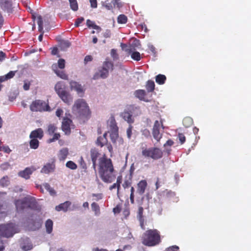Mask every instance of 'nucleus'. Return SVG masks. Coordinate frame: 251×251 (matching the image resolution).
Returning a JSON list of instances; mask_svg holds the SVG:
<instances>
[{
	"instance_id": "41",
	"label": "nucleus",
	"mask_w": 251,
	"mask_h": 251,
	"mask_svg": "<svg viewBox=\"0 0 251 251\" xmlns=\"http://www.w3.org/2000/svg\"><path fill=\"white\" fill-rule=\"evenodd\" d=\"M37 23L38 25L39 31L40 32H42L43 30V22L41 16L38 17Z\"/></svg>"
},
{
	"instance_id": "5",
	"label": "nucleus",
	"mask_w": 251,
	"mask_h": 251,
	"mask_svg": "<svg viewBox=\"0 0 251 251\" xmlns=\"http://www.w3.org/2000/svg\"><path fill=\"white\" fill-rule=\"evenodd\" d=\"M141 150L142 156L146 159L157 160L161 159L163 156V151L157 147H142Z\"/></svg>"
},
{
	"instance_id": "25",
	"label": "nucleus",
	"mask_w": 251,
	"mask_h": 251,
	"mask_svg": "<svg viewBox=\"0 0 251 251\" xmlns=\"http://www.w3.org/2000/svg\"><path fill=\"white\" fill-rule=\"evenodd\" d=\"M123 119L128 123L131 124L134 122L133 119L132 118V115L128 111H124L121 114Z\"/></svg>"
},
{
	"instance_id": "54",
	"label": "nucleus",
	"mask_w": 251,
	"mask_h": 251,
	"mask_svg": "<svg viewBox=\"0 0 251 251\" xmlns=\"http://www.w3.org/2000/svg\"><path fill=\"white\" fill-rule=\"evenodd\" d=\"M178 138L181 144H183L185 142V137L183 133H178Z\"/></svg>"
},
{
	"instance_id": "50",
	"label": "nucleus",
	"mask_w": 251,
	"mask_h": 251,
	"mask_svg": "<svg viewBox=\"0 0 251 251\" xmlns=\"http://www.w3.org/2000/svg\"><path fill=\"white\" fill-rule=\"evenodd\" d=\"M16 72H17V71H10L6 75H5L6 80H8V79L13 78L14 76V75H15V74Z\"/></svg>"
},
{
	"instance_id": "40",
	"label": "nucleus",
	"mask_w": 251,
	"mask_h": 251,
	"mask_svg": "<svg viewBox=\"0 0 251 251\" xmlns=\"http://www.w3.org/2000/svg\"><path fill=\"white\" fill-rule=\"evenodd\" d=\"M193 123V120L190 117H186L183 120V124L185 127L190 126Z\"/></svg>"
},
{
	"instance_id": "44",
	"label": "nucleus",
	"mask_w": 251,
	"mask_h": 251,
	"mask_svg": "<svg viewBox=\"0 0 251 251\" xmlns=\"http://www.w3.org/2000/svg\"><path fill=\"white\" fill-rule=\"evenodd\" d=\"M144 209L142 206H139L137 212V217L138 219H144L143 216Z\"/></svg>"
},
{
	"instance_id": "38",
	"label": "nucleus",
	"mask_w": 251,
	"mask_h": 251,
	"mask_svg": "<svg viewBox=\"0 0 251 251\" xmlns=\"http://www.w3.org/2000/svg\"><path fill=\"white\" fill-rule=\"evenodd\" d=\"M71 8L74 11L78 10V4L76 0H69Z\"/></svg>"
},
{
	"instance_id": "10",
	"label": "nucleus",
	"mask_w": 251,
	"mask_h": 251,
	"mask_svg": "<svg viewBox=\"0 0 251 251\" xmlns=\"http://www.w3.org/2000/svg\"><path fill=\"white\" fill-rule=\"evenodd\" d=\"M164 127L162 120L160 121L156 120L152 129V134L155 140L159 142L162 137V133L161 132V129L164 130Z\"/></svg>"
},
{
	"instance_id": "58",
	"label": "nucleus",
	"mask_w": 251,
	"mask_h": 251,
	"mask_svg": "<svg viewBox=\"0 0 251 251\" xmlns=\"http://www.w3.org/2000/svg\"><path fill=\"white\" fill-rule=\"evenodd\" d=\"M61 1V0H50V4L52 6H59L60 4V1Z\"/></svg>"
},
{
	"instance_id": "32",
	"label": "nucleus",
	"mask_w": 251,
	"mask_h": 251,
	"mask_svg": "<svg viewBox=\"0 0 251 251\" xmlns=\"http://www.w3.org/2000/svg\"><path fill=\"white\" fill-rule=\"evenodd\" d=\"M10 184L9 178L8 176H5L0 179V185L1 187H7Z\"/></svg>"
},
{
	"instance_id": "1",
	"label": "nucleus",
	"mask_w": 251,
	"mask_h": 251,
	"mask_svg": "<svg viewBox=\"0 0 251 251\" xmlns=\"http://www.w3.org/2000/svg\"><path fill=\"white\" fill-rule=\"evenodd\" d=\"M98 172L101 180L105 183H111L116 178L112 160L105 154L99 159Z\"/></svg>"
},
{
	"instance_id": "60",
	"label": "nucleus",
	"mask_w": 251,
	"mask_h": 251,
	"mask_svg": "<svg viewBox=\"0 0 251 251\" xmlns=\"http://www.w3.org/2000/svg\"><path fill=\"white\" fill-rule=\"evenodd\" d=\"M80 164L81 165V166L82 167V168L84 169H87V166H86V164L83 158L82 157H80Z\"/></svg>"
},
{
	"instance_id": "35",
	"label": "nucleus",
	"mask_w": 251,
	"mask_h": 251,
	"mask_svg": "<svg viewBox=\"0 0 251 251\" xmlns=\"http://www.w3.org/2000/svg\"><path fill=\"white\" fill-rule=\"evenodd\" d=\"M86 25L89 27H91L95 29L98 30L99 31L101 29L100 26L96 25L93 21L89 19L86 21Z\"/></svg>"
},
{
	"instance_id": "62",
	"label": "nucleus",
	"mask_w": 251,
	"mask_h": 251,
	"mask_svg": "<svg viewBox=\"0 0 251 251\" xmlns=\"http://www.w3.org/2000/svg\"><path fill=\"white\" fill-rule=\"evenodd\" d=\"M111 31L109 29H107L104 32L103 36L106 38H109L111 36Z\"/></svg>"
},
{
	"instance_id": "30",
	"label": "nucleus",
	"mask_w": 251,
	"mask_h": 251,
	"mask_svg": "<svg viewBox=\"0 0 251 251\" xmlns=\"http://www.w3.org/2000/svg\"><path fill=\"white\" fill-rule=\"evenodd\" d=\"M45 226L46 231L48 233L50 234L52 232L53 227V222L50 219H48L45 223Z\"/></svg>"
},
{
	"instance_id": "34",
	"label": "nucleus",
	"mask_w": 251,
	"mask_h": 251,
	"mask_svg": "<svg viewBox=\"0 0 251 251\" xmlns=\"http://www.w3.org/2000/svg\"><path fill=\"white\" fill-rule=\"evenodd\" d=\"M102 5L107 10H112L113 7L116 6L114 5V1L113 0L112 2H109V0H105L104 2H102Z\"/></svg>"
},
{
	"instance_id": "43",
	"label": "nucleus",
	"mask_w": 251,
	"mask_h": 251,
	"mask_svg": "<svg viewBox=\"0 0 251 251\" xmlns=\"http://www.w3.org/2000/svg\"><path fill=\"white\" fill-rule=\"evenodd\" d=\"M56 128V127L54 125L50 124L49 125L48 128V132L49 134L52 135L54 133Z\"/></svg>"
},
{
	"instance_id": "39",
	"label": "nucleus",
	"mask_w": 251,
	"mask_h": 251,
	"mask_svg": "<svg viewBox=\"0 0 251 251\" xmlns=\"http://www.w3.org/2000/svg\"><path fill=\"white\" fill-rule=\"evenodd\" d=\"M7 205L0 204V216L1 217L5 216L7 213Z\"/></svg>"
},
{
	"instance_id": "22",
	"label": "nucleus",
	"mask_w": 251,
	"mask_h": 251,
	"mask_svg": "<svg viewBox=\"0 0 251 251\" xmlns=\"http://www.w3.org/2000/svg\"><path fill=\"white\" fill-rule=\"evenodd\" d=\"M71 204V202L70 201H66L64 203H62L56 206L55 210L58 211L62 210L64 212H67Z\"/></svg>"
},
{
	"instance_id": "45",
	"label": "nucleus",
	"mask_w": 251,
	"mask_h": 251,
	"mask_svg": "<svg viewBox=\"0 0 251 251\" xmlns=\"http://www.w3.org/2000/svg\"><path fill=\"white\" fill-rule=\"evenodd\" d=\"M91 207L93 211H95L96 214L100 213V207L97 203L93 202L91 204Z\"/></svg>"
},
{
	"instance_id": "51",
	"label": "nucleus",
	"mask_w": 251,
	"mask_h": 251,
	"mask_svg": "<svg viewBox=\"0 0 251 251\" xmlns=\"http://www.w3.org/2000/svg\"><path fill=\"white\" fill-rule=\"evenodd\" d=\"M10 167V165L8 162H4L1 164L0 168L2 171H5L8 170Z\"/></svg>"
},
{
	"instance_id": "61",
	"label": "nucleus",
	"mask_w": 251,
	"mask_h": 251,
	"mask_svg": "<svg viewBox=\"0 0 251 251\" xmlns=\"http://www.w3.org/2000/svg\"><path fill=\"white\" fill-rule=\"evenodd\" d=\"M114 5L116 6L118 8H120L123 6L122 3L120 2V0H113Z\"/></svg>"
},
{
	"instance_id": "29",
	"label": "nucleus",
	"mask_w": 251,
	"mask_h": 251,
	"mask_svg": "<svg viewBox=\"0 0 251 251\" xmlns=\"http://www.w3.org/2000/svg\"><path fill=\"white\" fill-rule=\"evenodd\" d=\"M166 80V77L164 75L159 74L155 76V81L157 83L162 85L165 83Z\"/></svg>"
},
{
	"instance_id": "17",
	"label": "nucleus",
	"mask_w": 251,
	"mask_h": 251,
	"mask_svg": "<svg viewBox=\"0 0 251 251\" xmlns=\"http://www.w3.org/2000/svg\"><path fill=\"white\" fill-rule=\"evenodd\" d=\"M55 165L54 162L47 163L43 166L41 170V173L43 174H49L54 171Z\"/></svg>"
},
{
	"instance_id": "63",
	"label": "nucleus",
	"mask_w": 251,
	"mask_h": 251,
	"mask_svg": "<svg viewBox=\"0 0 251 251\" xmlns=\"http://www.w3.org/2000/svg\"><path fill=\"white\" fill-rule=\"evenodd\" d=\"M91 6L93 8L97 7V0H90Z\"/></svg>"
},
{
	"instance_id": "13",
	"label": "nucleus",
	"mask_w": 251,
	"mask_h": 251,
	"mask_svg": "<svg viewBox=\"0 0 251 251\" xmlns=\"http://www.w3.org/2000/svg\"><path fill=\"white\" fill-rule=\"evenodd\" d=\"M0 6L4 11L11 13L12 11V0H0Z\"/></svg>"
},
{
	"instance_id": "55",
	"label": "nucleus",
	"mask_w": 251,
	"mask_h": 251,
	"mask_svg": "<svg viewBox=\"0 0 251 251\" xmlns=\"http://www.w3.org/2000/svg\"><path fill=\"white\" fill-rule=\"evenodd\" d=\"M122 181V176H118L117 178V181H116V184H117L118 192L119 191V190L120 189Z\"/></svg>"
},
{
	"instance_id": "59",
	"label": "nucleus",
	"mask_w": 251,
	"mask_h": 251,
	"mask_svg": "<svg viewBox=\"0 0 251 251\" xmlns=\"http://www.w3.org/2000/svg\"><path fill=\"white\" fill-rule=\"evenodd\" d=\"M121 211V206L120 205H117L113 209V211L115 214L119 213Z\"/></svg>"
},
{
	"instance_id": "21",
	"label": "nucleus",
	"mask_w": 251,
	"mask_h": 251,
	"mask_svg": "<svg viewBox=\"0 0 251 251\" xmlns=\"http://www.w3.org/2000/svg\"><path fill=\"white\" fill-rule=\"evenodd\" d=\"M135 96L138 98L140 100H143L146 102H148L149 100L146 99L145 96H146V92L144 90H137L134 92Z\"/></svg>"
},
{
	"instance_id": "23",
	"label": "nucleus",
	"mask_w": 251,
	"mask_h": 251,
	"mask_svg": "<svg viewBox=\"0 0 251 251\" xmlns=\"http://www.w3.org/2000/svg\"><path fill=\"white\" fill-rule=\"evenodd\" d=\"M133 48H130L129 49H127L126 50V51L130 54L131 57L134 60L138 61L141 59V55L140 53L138 51H133L132 49Z\"/></svg>"
},
{
	"instance_id": "4",
	"label": "nucleus",
	"mask_w": 251,
	"mask_h": 251,
	"mask_svg": "<svg viewBox=\"0 0 251 251\" xmlns=\"http://www.w3.org/2000/svg\"><path fill=\"white\" fill-rule=\"evenodd\" d=\"M73 110L81 118L88 119L90 117L91 111L89 106L83 99L77 100L73 105Z\"/></svg>"
},
{
	"instance_id": "7",
	"label": "nucleus",
	"mask_w": 251,
	"mask_h": 251,
	"mask_svg": "<svg viewBox=\"0 0 251 251\" xmlns=\"http://www.w3.org/2000/svg\"><path fill=\"white\" fill-rule=\"evenodd\" d=\"M16 225L13 223L0 225V236L6 238L11 237L16 232Z\"/></svg>"
},
{
	"instance_id": "49",
	"label": "nucleus",
	"mask_w": 251,
	"mask_h": 251,
	"mask_svg": "<svg viewBox=\"0 0 251 251\" xmlns=\"http://www.w3.org/2000/svg\"><path fill=\"white\" fill-rule=\"evenodd\" d=\"M57 64L58 67L61 69H64L65 67V61L63 59H59Z\"/></svg>"
},
{
	"instance_id": "6",
	"label": "nucleus",
	"mask_w": 251,
	"mask_h": 251,
	"mask_svg": "<svg viewBox=\"0 0 251 251\" xmlns=\"http://www.w3.org/2000/svg\"><path fill=\"white\" fill-rule=\"evenodd\" d=\"M55 92L60 98L65 102L69 104L72 101L71 95L65 90V85L63 82H57L54 87Z\"/></svg>"
},
{
	"instance_id": "27",
	"label": "nucleus",
	"mask_w": 251,
	"mask_h": 251,
	"mask_svg": "<svg viewBox=\"0 0 251 251\" xmlns=\"http://www.w3.org/2000/svg\"><path fill=\"white\" fill-rule=\"evenodd\" d=\"M107 142L108 141L107 138L99 136L97 139L96 144L97 146H100L101 148L103 147L106 144H107Z\"/></svg>"
},
{
	"instance_id": "9",
	"label": "nucleus",
	"mask_w": 251,
	"mask_h": 251,
	"mask_svg": "<svg viewBox=\"0 0 251 251\" xmlns=\"http://www.w3.org/2000/svg\"><path fill=\"white\" fill-rule=\"evenodd\" d=\"M30 109L33 112L50 111L49 105L40 100H36L32 101L30 105Z\"/></svg>"
},
{
	"instance_id": "19",
	"label": "nucleus",
	"mask_w": 251,
	"mask_h": 251,
	"mask_svg": "<svg viewBox=\"0 0 251 251\" xmlns=\"http://www.w3.org/2000/svg\"><path fill=\"white\" fill-rule=\"evenodd\" d=\"M147 185V182L146 180H141L137 184V192L140 195H142L145 192Z\"/></svg>"
},
{
	"instance_id": "18",
	"label": "nucleus",
	"mask_w": 251,
	"mask_h": 251,
	"mask_svg": "<svg viewBox=\"0 0 251 251\" xmlns=\"http://www.w3.org/2000/svg\"><path fill=\"white\" fill-rule=\"evenodd\" d=\"M111 126L112 127V131L110 134V139L112 143H115L119 137L118 128L115 124L111 125Z\"/></svg>"
},
{
	"instance_id": "37",
	"label": "nucleus",
	"mask_w": 251,
	"mask_h": 251,
	"mask_svg": "<svg viewBox=\"0 0 251 251\" xmlns=\"http://www.w3.org/2000/svg\"><path fill=\"white\" fill-rule=\"evenodd\" d=\"M127 21V18L124 14H121L118 17L117 22L119 24H126Z\"/></svg>"
},
{
	"instance_id": "42",
	"label": "nucleus",
	"mask_w": 251,
	"mask_h": 251,
	"mask_svg": "<svg viewBox=\"0 0 251 251\" xmlns=\"http://www.w3.org/2000/svg\"><path fill=\"white\" fill-rule=\"evenodd\" d=\"M67 168L71 170H75L77 168V165L72 161H68L66 164Z\"/></svg>"
},
{
	"instance_id": "47",
	"label": "nucleus",
	"mask_w": 251,
	"mask_h": 251,
	"mask_svg": "<svg viewBox=\"0 0 251 251\" xmlns=\"http://www.w3.org/2000/svg\"><path fill=\"white\" fill-rule=\"evenodd\" d=\"M60 137V135L58 133H54L52 138L49 139L48 140V143H52L55 140H58Z\"/></svg>"
},
{
	"instance_id": "2",
	"label": "nucleus",
	"mask_w": 251,
	"mask_h": 251,
	"mask_svg": "<svg viewBox=\"0 0 251 251\" xmlns=\"http://www.w3.org/2000/svg\"><path fill=\"white\" fill-rule=\"evenodd\" d=\"M160 242V235L156 229L147 230L142 237V243L147 246H154L158 244Z\"/></svg>"
},
{
	"instance_id": "24",
	"label": "nucleus",
	"mask_w": 251,
	"mask_h": 251,
	"mask_svg": "<svg viewBox=\"0 0 251 251\" xmlns=\"http://www.w3.org/2000/svg\"><path fill=\"white\" fill-rule=\"evenodd\" d=\"M52 68L54 70L55 73L59 77L63 79L67 80L68 79V76L67 74L63 71H59L57 70V65L53 64L52 65Z\"/></svg>"
},
{
	"instance_id": "56",
	"label": "nucleus",
	"mask_w": 251,
	"mask_h": 251,
	"mask_svg": "<svg viewBox=\"0 0 251 251\" xmlns=\"http://www.w3.org/2000/svg\"><path fill=\"white\" fill-rule=\"evenodd\" d=\"M84 19L83 17H80L77 18L75 23V25L76 27H78L80 25V24L82 23L83 21H84Z\"/></svg>"
},
{
	"instance_id": "53",
	"label": "nucleus",
	"mask_w": 251,
	"mask_h": 251,
	"mask_svg": "<svg viewBox=\"0 0 251 251\" xmlns=\"http://www.w3.org/2000/svg\"><path fill=\"white\" fill-rule=\"evenodd\" d=\"M31 83L28 80H25L24 84L23 85V88L25 90L27 91L29 89Z\"/></svg>"
},
{
	"instance_id": "14",
	"label": "nucleus",
	"mask_w": 251,
	"mask_h": 251,
	"mask_svg": "<svg viewBox=\"0 0 251 251\" xmlns=\"http://www.w3.org/2000/svg\"><path fill=\"white\" fill-rule=\"evenodd\" d=\"M70 88L72 90H74L76 91L78 95L82 96L84 93V90L82 86L79 83L72 81L70 83Z\"/></svg>"
},
{
	"instance_id": "52",
	"label": "nucleus",
	"mask_w": 251,
	"mask_h": 251,
	"mask_svg": "<svg viewBox=\"0 0 251 251\" xmlns=\"http://www.w3.org/2000/svg\"><path fill=\"white\" fill-rule=\"evenodd\" d=\"M131 184L130 179H126L124 181V183L123 184V187L126 189L127 188L130 186Z\"/></svg>"
},
{
	"instance_id": "57",
	"label": "nucleus",
	"mask_w": 251,
	"mask_h": 251,
	"mask_svg": "<svg viewBox=\"0 0 251 251\" xmlns=\"http://www.w3.org/2000/svg\"><path fill=\"white\" fill-rule=\"evenodd\" d=\"M132 126L131 125H129V127L127 129L126 133L128 138L130 139L131 135H132Z\"/></svg>"
},
{
	"instance_id": "16",
	"label": "nucleus",
	"mask_w": 251,
	"mask_h": 251,
	"mask_svg": "<svg viewBox=\"0 0 251 251\" xmlns=\"http://www.w3.org/2000/svg\"><path fill=\"white\" fill-rule=\"evenodd\" d=\"M35 170L34 167H27L24 170L20 171L18 173V175L26 179H29L30 175Z\"/></svg>"
},
{
	"instance_id": "31",
	"label": "nucleus",
	"mask_w": 251,
	"mask_h": 251,
	"mask_svg": "<svg viewBox=\"0 0 251 251\" xmlns=\"http://www.w3.org/2000/svg\"><path fill=\"white\" fill-rule=\"evenodd\" d=\"M155 84L152 80H148L146 85V88L148 92H152L154 91Z\"/></svg>"
},
{
	"instance_id": "12",
	"label": "nucleus",
	"mask_w": 251,
	"mask_h": 251,
	"mask_svg": "<svg viewBox=\"0 0 251 251\" xmlns=\"http://www.w3.org/2000/svg\"><path fill=\"white\" fill-rule=\"evenodd\" d=\"M72 123V121L67 118H64L62 122L61 128L62 130L67 135H69L71 133L70 126Z\"/></svg>"
},
{
	"instance_id": "46",
	"label": "nucleus",
	"mask_w": 251,
	"mask_h": 251,
	"mask_svg": "<svg viewBox=\"0 0 251 251\" xmlns=\"http://www.w3.org/2000/svg\"><path fill=\"white\" fill-rule=\"evenodd\" d=\"M0 150L6 153H10L11 152V150L7 145L0 146Z\"/></svg>"
},
{
	"instance_id": "33",
	"label": "nucleus",
	"mask_w": 251,
	"mask_h": 251,
	"mask_svg": "<svg viewBox=\"0 0 251 251\" xmlns=\"http://www.w3.org/2000/svg\"><path fill=\"white\" fill-rule=\"evenodd\" d=\"M29 141V146L31 149H37L39 145V142L37 139L30 138Z\"/></svg>"
},
{
	"instance_id": "28",
	"label": "nucleus",
	"mask_w": 251,
	"mask_h": 251,
	"mask_svg": "<svg viewBox=\"0 0 251 251\" xmlns=\"http://www.w3.org/2000/svg\"><path fill=\"white\" fill-rule=\"evenodd\" d=\"M71 43L67 40H61L59 42V47L62 50H65L70 47Z\"/></svg>"
},
{
	"instance_id": "48",
	"label": "nucleus",
	"mask_w": 251,
	"mask_h": 251,
	"mask_svg": "<svg viewBox=\"0 0 251 251\" xmlns=\"http://www.w3.org/2000/svg\"><path fill=\"white\" fill-rule=\"evenodd\" d=\"M111 55L113 60H116L119 58V55L117 52V50L115 49H112L111 50Z\"/></svg>"
},
{
	"instance_id": "36",
	"label": "nucleus",
	"mask_w": 251,
	"mask_h": 251,
	"mask_svg": "<svg viewBox=\"0 0 251 251\" xmlns=\"http://www.w3.org/2000/svg\"><path fill=\"white\" fill-rule=\"evenodd\" d=\"M43 187L50 193L51 196H54L56 194V192L54 189L50 187L49 184L45 183L43 184Z\"/></svg>"
},
{
	"instance_id": "15",
	"label": "nucleus",
	"mask_w": 251,
	"mask_h": 251,
	"mask_svg": "<svg viewBox=\"0 0 251 251\" xmlns=\"http://www.w3.org/2000/svg\"><path fill=\"white\" fill-rule=\"evenodd\" d=\"M21 248L25 251H27L32 249V244L28 238L22 239L20 243Z\"/></svg>"
},
{
	"instance_id": "3",
	"label": "nucleus",
	"mask_w": 251,
	"mask_h": 251,
	"mask_svg": "<svg viewBox=\"0 0 251 251\" xmlns=\"http://www.w3.org/2000/svg\"><path fill=\"white\" fill-rule=\"evenodd\" d=\"M113 70V63L107 58L103 62L102 66L99 67L98 71L95 73L93 79L94 80L100 78L105 79L108 76L109 71H112Z\"/></svg>"
},
{
	"instance_id": "8",
	"label": "nucleus",
	"mask_w": 251,
	"mask_h": 251,
	"mask_svg": "<svg viewBox=\"0 0 251 251\" xmlns=\"http://www.w3.org/2000/svg\"><path fill=\"white\" fill-rule=\"evenodd\" d=\"M36 203L35 201L32 198H25L23 200H18L15 202V204L18 211L24 210L27 207H33Z\"/></svg>"
},
{
	"instance_id": "26",
	"label": "nucleus",
	"mask_w": 251,
	"mask_h": 251,
	"mask_svg": "<svg viewBox=\"0 0 251 251\" xmlns=\"http://www.w3.org/2000/svg\"><path fill=\"white\" fill-rule=\"evenodd\" d=\"M69 154L68 149L63 148L60 150L58 154V158L60 160H64Z\"/></svg>"
},
{
	"instance_id": "20",
	"label": "nucleus",
	"mask_w": 251,
	"mask_h": 251,
	"mask_svg": "<svg viewBox=\"0 0 251 251\" xmlns=\"http://www.w3.org/2000/svg\"><path fill=\"white\" fill-rule=\"evenodd\" d=\"M44 136V132L42 128H38L32 131L29 135L30 138L41 139Z\"/></svg>"
},
{
	"instance_id": "11",
	"label": "nucleus",
	"mask_w": 251,
	"mask_h": 251,
	"mask_svg": "<svg viewBox=\"0 0 251 251\" xmlns=\"http://www.w3.org/2000/svg\"><path fill=\"white\" fill-rule=\"evenodd\" d=\"M90 157L93 163V168L96 171L97 161L100 156V153L98 149L96 148H92L90 151Z\"/></svg>"
},
{
	"instance_id": "64",
	"label": "nucleus",
	"mask_w": 251,
	"mask_h": 251,
	"mask_svg": "<svg viewBox=\"0 0 251 251\" xmlns=\"http://www.w3.org/2000/svg\"><path fill=\"white\" fill-rule=\"evenodd\" d=\"M93 57L91 55H87L85 57L84 62L85 64H87L88 62L91 61Z\"/></svg>"
}]
</instances>
